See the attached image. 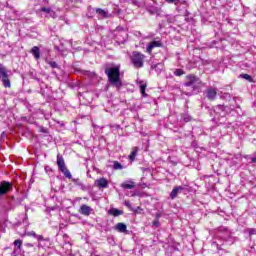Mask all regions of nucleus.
Segmentation results:
<instances>
[{
	"mask_svg": "<svg viewBox=\"0 0 256 256\" xmlns=\"http://www.w3.org/2000/svg\"><path fill=\"white\" fill-rule=\"evenodd\" d=\"M115 35H116V42L119 45H123L129 37V34L127 33V31H120L119 33H116Z\"/></svg>",
	"mask_w": 256,
	"mask_h": 256,
	"instance_id": "8",
	"label": "nucleus"
},
{
	"mask_svg": "<svg viewBox=\"0 0 256 256\" xmlns=\"http://www.w3.org/2000/svg\"><path fill=\"white\" fill-rule=\"evenodd\" d=\"M11 191H13V184L11 182H0V197H4V195L11 193Z\"/></svg>",
	"mask_w": 256,
	"mask_h": 256,
	"instance_id": "6",
	"label": "nucleus"
},
{
	"mask_svg": "<svg viewBox=\"0 0 256 256\" xmlns=\"http://www.w3.org/2000/svg\"><path fill=\"white\" fill-rule=\"evenodd\" d=\"M240 77L246 79V81H253V78L249 74H241Z\"/></svg>",
	"mask_w": 256,
	"mask_h": 256,
	"instance_id": "26",
	"label": "nucleus"
},
{
	"mask_svg": "<svg viewBox=\"0 0 256 256\" xmlns=\"http://www.w3.org/2000/svg\"><path fill=\"white\" fill-rule=\"evenodd\" d=\"M57 165H58V169L61 171V173H63V175L67 178V179H72V175L71 172L69 171V169H67V166L65 165V159H63V156H61L60 154L57 155Z\"/></svg>",
	"mask_w": 256,
	"mask_h": 256,
	"instance_id": "5",
	"label": "nucleus"
},
{
	"mask_svg": "<svg viewBox=\"0 0 256 256\" xmlns=\"http://www.w3.org/2000/svg\"><path fill=\"white\" fill-rule=\"evenodd\" d=\"M166 3L169 4H174V5H179L180 1L179 0H165Z\"/></svg>",
	"mask_w": 256,
	"mask_h": 256,
	"instance_id": "29",
	"label": "nucleus"
},
{
	"mask_svg": "<svg viewBox=\"0 0 256 256\" xmlns=\"http://www.w3.org/2000/svg\"><path fill=\"white\" fill-rule=\"evenodd\" d=\"M14 245L15 247H18V249H21V245H23V241H21L20 239H17L14 241Z\"/></svg>",
	"mask_w": 256,
	"mask_h": 256,
	"instance_id": "27",
	"label": "nucleus"
},
{
	"mask_svg": "<svg viewBox=\"0 0 256 256\" xmlns=\"http://www.w3.org/2000/svg\"><path fill=\"white\" fill-rule=\"evenodd\" d=\"M253 233H254L253 231H250V234H251V235H253Z\"/></svg>",
	"mask_w": 256,
	"mask_h": 256,
	"instance_id": "42",
	"label": "nucleus"
},
{
	"mask_svg": "<svg viewBox=\"0 0 256 256\" xmlns=\"http://www.w3.org/2000/svg\"><path fill=\"white\" fill-rule=\"evenodd\" d=\"M155 47H163V43L160 40H154V41L150 42L146 48L147 53H152V51H153V49H155Z\"/></svg>",
	"mask_w": 256,
	"mask_h": 256,
	"instance_id": "10",
	"label": "nucleus"
},
{
	"mask_svg": "<svg viewBox=\"0 0 256 256\" xmlns=\"http://www.w3.org/2000/svg\"><path fill=\"white\" fill-rule=\"evenodd\" d=\"M174 75H176V77H181V75H185V71H183V69H176Z\"/></svg>",
	"mask_w": 256,
	"mask_h": 256,
	"instance_id": "25",
	"label": "nucleus"
},
{
	"mask_svg": "<svg viewBox=\"0 0 256 256\" xmlns=\"http://www.w3.org/2000/svg\"><path fill=\"white\" fill-rule=\"evenodd\" d=\"M46 63L52 68V69H59V64L55 61H50L46 59Z\"/></svg>",
	"mask_w": 256,
	"mask_h": 256,
	"instance_id": "22",
	"label": "nucleus"
},
{
	"mask_svg": "<svg viewBox=\"0 0 256 256\" xmlns=\"http://www.w3.org/2000/svg\"><path fill=\"white\" fill-rule=\"evenodd\" d=\"M161 216H162L161 212H158L155 214V219L159 220L161 219Z\"/></svg>",
	"mask_w": 256,
	"mask_h": 256,
	"instance_id": "35",
	"label": "nucleus"
},
{
	"mask_svg": "<svg viewBox=\"0 0 256 256\" xmlns=\"http://www.w3.org/2000/svg\"><path fill=\"white\" fill-rule=\"evenodd\" d=\"M80 210H81L82 215H91V211H93V209H91V207H89L85 204L81 206Z\"/></svg>",
	"mask_w": 256,
	"mask_h": 256,
	"instance_id": "16",
	"label": "nucleus"
},
{
	"mask_svg": "<svg viewBox=\"0 0 256 256\" xmlns=\"http://www.w3.org/2000/svg\"><path fill=\"white\" fill-rule=\"evenodd\" d=\"M130 61L135 69H141L145 64V56L139 51L132 52Z\"/></svg>",
	"mask_w": 256,
	"mask_h": 256,
	"instance_id": "3",
	"label": "nucleus"
},
{
	"mask_svg": "<svg viewBox=\"0 0 256 256\" xmlns=\"http://www.w3.org/2000/svg\"><path fill=\"white\" fill-rule=\"evenodd\" d=\"M140 84V92L143 95V97H147V94L145 93V89H147V84L143 83V81H139Z\"/></svg>",
	"mask_w": 256,
	"mask_h": 256,
	"instance_id": "19",
	"label": "nucleus"
},
{
	"mask_svg": "<svg viewBox=\"0 0 256 256\" xmlns=\"http://www.w3.org/2000/svg\"><path fill=\"white\" fill-rule=\"evenodd\" d=\"M158 67H161V64L152 65V69H157Z\"/></svg>",
	"mask_w": 256,
	"mask_h": 256,
	"instance_id": "36",
	"label": "nucleus"
},
{
	"mask_svg": "<svg viewBox=\"0 0 256 256\" xmlns=\"http://www.w3.org/2000/svg\"><path fill=\"white\" fill-rule=\"evenodd\" d=\"M211 115H214L213 121H219L220 117H225V115H227V113L225 112V106H216L213 112H211Z\"/></svg>",
	"mask_w": 256,
	"mask_h": 256,
	"instance_id": "7",
	"label": "nucleus"
},
{
	"mask_svg": "<svg viewBox=\"0 0 256 256\" xmlns=\"http://www.w3.org/2000/svg\"><path fill=\"white\" fill-rule=\"evenodd\" d=\"M252 163H256V156L252 158Z\"/></svg>",
	"mask_w": 256,
	"mask_h": 256,
	"instance_id": "39",
	"label": "nucleus"
},
{
	"mask_svg": "<svg viewBox=\"0 0 256 256\" xmlns=\"http://www.w3.org/2000/svg\"><path fill=\"white\" fill-rule=\"evenodd\" d=\"M108 215H113L114 217H119V215H123V211L117 208H111L108 210Z\"/></svg>",
	"mask_w": 256,
	"mask_h": 256,
	"instance_id": "15",
	"label": "nucleus"
},
{
	"mask_svg": "<svg viewBox=\"0 0 256 256\" xmlns=\"http://www.w3.org/2000/svg\"><path fill=\"white\" fill-rule=\"evenodd\" d=\"M223 99H231V94L230 93H224L222 95Z\"/></svg>",
	"mask_w": 256,
	"mask_h": 256,
	"instance_id": "32",
	"label": "nucleus"
},
{
	"mask_svg": "<svg viewBox=\"0 0 256 256\" xmlns=\"http://www.w3.org/2000/svg\"><path fill=\"white\" fill-rule=\"evenodd\" d=\"M122 189H135V182L127 181L121 184Z\"/></svg>",
	"mask_w": 256,
	"mask_h": 256,
	"instance_id": "17",
	"label": "nucleus"
},
{
	"mask_svg": "<svg viewBox=\"0 0 256 256\" xmlns=\"http://www.w3.org/2000/svg\"><path fill=\"white\" fill-rule=\"evenodd\" d=\"M200 84L201 80L197 76L193 74L186 76V82L184 83V87H186V89L182 90L184 95L191 97V95H193V91L197 89V85Z\"/></svg>",
	"mask_w": 256,
	"mask_h": 256,
	"instance_id": "2",
	"label": "nucleus"
},
{
	"mask_svg": "<svg viewBox=\"0 0 256 256\" xmlns=\"http://www.w3.org/2000/svg\"><path fill=\"white\" fill-rule=\"evenodd\" d=\"M113 169L115 171H121L123 169V165L119 161L113 162Z\"/></svg>",
	"mask_w": 256,
	"mask_h": 256,
	"instance_id": "21",
	"label": "nucleus"
},
{
	"mask_svg": "<svg viewBox=\"0 0 256 256\" xmlns=\"http://www.w3.org/2000/svg\"><path fill=\"white\" fill-rule=\"evenodd\" d=\"M183 191H185L184 186H175L170 193V198L176 199L177 195H180V193H183Z\"/></svg>",
	"mask_w": 256,
	"mask_h": 256,
	"instance_id": "11",
	"label": "nucleus"
},
{
	"mask_svg": "<svg viewBox=\"0 0 256 256\" xmlns=\"http://www.w3.org/2000/svg\"><path fill=\"white\" fill-rule=\"evenodd\" d=\"M40 11H42L43 13H48L50 17H55V12L52 11L50 8L42 7Z\"/></svg>",
	"mask_w": 256,
	"mask_h": 256,
	"instance_id": "20",
	"label": "nucleus"
},
{
	"mask_svg": "<svg viewBox=\"0 0 256 256\" xmlns=\"http://www.w3.org/2000/svg\"><path fill=\"white\" fill-rule=\"evenodd\" d=\"M183 119L186 123H189V121H191V117L189 116H184Z\"/></svg>",
	"mask_w": 256,
	"mask_h": 256,
	"instance_id": "33",
	"label": "nucleus"
},
{
	"mask_svg": "<svg viewBox=\"0 0 256 256\" xmlns=\"http://www.w3.org/2000/svg\"><path fill=\"white\" fill-rule=\"evenodd\" d=\"M36 238L38 239V241H43V236L42 235H37Z\"/></svg>",
	"mask_w": 256,
	"mask_h": 256,
	"instance_id": "37",
	"label": "nucleus"
},
{
	"mask_svg": "<svg viewBox=\"0 0 256 256\" xmlns=\"http://www.w3.org/2000/svg\"><path fill=\"white\" fill-rule=\"evenodd\" d=\"M95 185L100 187V189H107L109 187V181L102 177L95 181Z\"/></svg>",
	"mask_w": 256,
	"mask_h": 256,
	"instance_id": "12",
	"label": "nucleus"
},
{
	"mask_svg": "<svg viewBox=\"0 0 256 256\" xmlns=\"http://www.w3.org/2000/svg\"><path fill=\"white\" fill-rule=\"evenodd\" d=\"M115 230L118 231V233H127V225L123 222L117 223Z\"/></svg>",
	"mask_w": 256,
	"mask_h": 256,
	"instance_id": "14",
	"label": "nucleus"
},
{
	"mask_svg": "<svg viewBox=\"0 0 256 256\" xmlns=\"http://www.w3.org/2000/svg\"><path fill=\"white\" fill-rule=\"evenodd\" d=\"M206 97L209 101H215L217 97V89L209 87L206 89Z\"/></svg>",
	"mask_w": 256,
	"mask_h": 256,
	"instance_id": "9",
	"label": "nucleus"
},
{
	"mask_svg": "<svg viewBox=\"0 0 256 256\" xmlns=\"http://www.w3.org/2000/svg\"><path fill=\"white\" fill-rule=\"evenodd\" d=\"M0 81L6 89H10L11 80H9V70L3 64H0Z\"/></svg>",
	"mask_w": 256,
	"mask_h": 256,
	"instance_id": "4",
	"label": "nucleus"
},
{
	"mask_svg": "<svg viewBox=\"0 0 256 256\" xmlns=\"http://www.w3.org/2000/svg\"><path fill=\"white\" fill-rule=\"evenodd\" d=\"M137 153H139V148L134 147L129 155L130 161H135V157H137Z\"/></svg>",
	"mask_w": 256,
	"mask_h": 256,
	"instance_id": "18",
	"label": "nucleus"
},
{
	"mask_svg": "<svg viewBox=\"0 0 256 256\" xmlns=\"http://www.w3.org/2000/svg\"><path fill=\"white\" fill-rule=\"evenodd\" d=\"M74 183H75L76 185H81V182L79 181V179L74 180Z\"/></svg>",
	"mask_w": 256,
	"mask_h": 256,
	"instance_id": "38",
	"label": "nucleus"
},
{
	"mask_svg": "<svg viewBox=\"0 0 256 256\" xmlns=\"http://www.w3.org/2000/svg\"><path fill=\"white\" fill-rule=\"evenodd\" d=\"M121 31H127L125 30V28L121 27V26H118L115 30V33H121Z\"/></svg>",
	"mask_w": 256,
	"mask_h": 256,
	"instance_id": "31",
	"label": "nucleus"
},
{
	"mask_svg": "<svg viewBox=\"0 0 256 256\" xmlns=\"http://www.w3.org/2000/svg\"><path fill=\"white\" fill-rule=\"evenodd\" d=\"M124 205H125L126 207H128V209H131V202L125 201V202H124Z\"/></svg>",
	"mask_w": 256,
	"mask_h": 256,
	"instance_id": "34",
	"label": "nucleus"
},
{
	"mask_svg": "<svg viewBox=\"0 0 256 256\" xmlns=\"http://www.w3.org/2000/svg\"><path fill=\"white\" fill-rule=\"evenodd\" d=\"M149 11V13H151L152 15H155V13H159V8H153V9H149L148 10Z\"/></svg>",
	"mask_w": 256,
	"mask_h": 256,
	"instance_id": "30",
	"label": "nucleus"
},
{
	"mask_svg": "<svg viewBox=\"0 0 256 256\" xmlns=\"http://www.w3.org/2000/svg\"><path fill=\"white\" fill-rule=\"evenodd\" d=\"M152 227H161V223L159 222V220L155 219L153 222H152Z\"/></svg>",
	"mask_w": 256,
	"mask_h": 256,
	"instance_id": "28",
	"label": "nucleus"
},
{
	"mask_svg": "<svg viewBox=\"0 0 256 256\" xmlns=\"http://www.w3.org/2000/svg\"><path fill=\"white\" fill-rule=\"evenodd\" d=\"M31 235H33V237H37V234L35 232H31Z\"/></svg>",
	"mask_w": 256,
	"mask_h": 256,
	"instance_id": "40",
	"label": "nucleus"
},
{
	"mask_svg": "<svg viewBox=\"0 0 256 256\" xmlns=\"http://www.w3.org/2000/svg\"><path fill=\"white\" fill-rule=\"evenodd\" d=\"M124 3H130L131 5H136V7H141V4L137 0H121Z\"/></svg>",
	"mask_w": 256,
	"mask_h": 256,
	"instance_id": "23",
	"label": "nucleus"
},
{
	"mask_svg": "<svg viewBox=\"0 0 256 256\" xmlns=\"http://www.w3.org/2000/svg\"><path fill=\"white\" fill-rule=\"evenodd\" d=\"M30 53L33 55L36 61H39V59H41V50L39 49V47L37 46L32 47V49L30 50Z\"/></svg>",
	"mask_w": 256,
	"mask_h": 256,
	"instance_id": "13",
	"label": "nucleus"
},
{
	"mask_svg": "<svg viewBox=\"0 0 256 256\" xmlns=\"http://www.w3.org/2000/svg\"><path fill=\"white\" fill-rule=\"evenodd\" d=\"M96 13L98 15H101V17L107 18V12H105V10H103L101 8L96 9Z\"/></svg>",
	"mask_w": 256,
	"mask_h": 256,
	"instance_id": "24",
	"label": "nucleus"
},
{
	"mask_svg": "<svg viewBox=\"0 0 256 256\" xmlns=\"http://www.w3.org/2000/svg\"><path fill=\"white\" fill-rule=\"evenodd\" d=\"M42 133H46V131L44 130V128L41 129Z\"/></svg>",
	"mask_w": 256,
	"mask_h": 256,
	"instance_id": "41",
	"label": "nucleus"
},
{
	"mask_svg": "<svg viewBox=\"0 0 256 256\" xmlns=\"http://www.w3.org/2000/svg\"><path fill=\"white\" fill-rule=\"evenodd\" d=\"M105 73L107 74L110 85L115 87L117 91H121V87H123V82L121 81V66L117 65L106 68Z\"/></svg>",
	"mask_w": 256,
	"mask_h": 256,
	"instance_id": "1",
	"label": "nucleus"
}]
</instances>
